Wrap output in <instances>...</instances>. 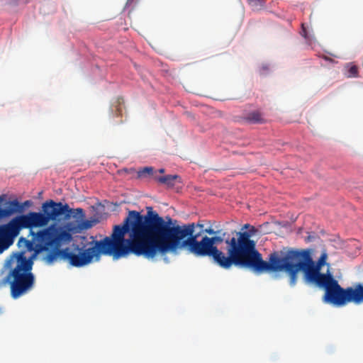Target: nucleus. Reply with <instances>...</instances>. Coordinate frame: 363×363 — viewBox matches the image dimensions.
<instances>
[{
	"label": "nucleus",
	"instance_id": "f257e3e1",
	"mask_svg": "<svg viewBox=\"0 0 363 363\" xmlns=\"http://www.w3.org/2000/svg\"><path fill=\"white\" fill-rule=\"evenodd\" d=\"M145 215L136 211L137 225L135 236L139 238L140 256L153 259L157 255L175 253L186 247L199 257H210L220 267L230 269L233 265L251 269L259 274L262 255L257 250L255 242L250 239L247 232H238L237 237L226 239V256L217 247H211L207 236L201 241L194 234L195 223L173 225L172 219L167 216L164 220L152 207H147Z\"/></svg>",
	"mask_w": 363,
	"mask_h": 363
},
{
	"label": "nucleus",
	"instance_id": "f03ea898",
	"mask_svg": "<svg viewBox=\"0 0 363 363\" xmlns=\"http://www.w3.org/2000/svg\"><path fill=\"white\" fill-rule=\"evenodd\" d=\"M137 224L136 211H129L122 225L113 227L111 237L96 241L94 246L86 250L79 249L78 254L70 252L69 248L61 249L71 242L72 236L69 230L55 224L34 235L33 241L23 242L27 245L28 251L33 252V257L43 251H49L45 257L48 264L60 258L69 261L74 267H80L90 263L94 257L99 258L100 254L113 256L114 259L130 253L140 256L139 238L135 235Z\"/></svg>",
	"mask_w": 363,
	"mask_h": 363
},
{
	"label": "nucleus",
	"instance_id": "7ed1b4c3",
	"mask_svg": "<svg viewBox=\"0 0 363 363\" xmlns=\"http://www.w3.org/2000/svg\"><path fill=\"white\" fill-rule=\"evenodd\" d=\"M328 253L325 250L315 262L313 261L310 250H289L286 252L277 251L269 255L268 262L262 258L260 274L265 272L284 271L289 275V284L294 286L300 271L303 273V279L306 284H313L333 274L321 273V268L326 264Z\"/></svg>",
	"mask_w": 363,
	"mask_h": 363
},
{
	"label": "nucleus",
	"instance_id": "20e7f679",
	"mask_svg": "<svg viewBox=\"0 0 363 363\" xmlns=\"http://www.w3.org/2000/svg\"><path fill=\"white\" fill-rule=\"evenodd\" d=\"M32 258H27L25 252L19 253L16 258V264L6 277L9 284L11 296L13 298L28 293L33 287L35 277L32 273Z\"/></svg>",
	"mask_w": 363,
	"mask_h": 363
},
{
	"label": "nucleus",
	"instance_id": "39448f33",
	"mask_svg": "<svg viewBox=\"0 0 363 363\" xmlns=\"http://www.w3.org/2000/svg\"><path fill=\"white\" fill-rule=\"evenodd\" d=\"M313 284L325 289L323 299L327 303L340 306L349 302L354 303L363 302V284H357L354 287L343 289L333 276H331Z\"/></svg>",
	"mask_w": 363,
	"mask_h": 363
},
{
	"label": "nucleus",
	"instance_id": "423d86ee",
	"mask_svg": "<svg viewBox=\"0 0 363 363\" xmlns=\"http://www.w3.org/2000/svg\"><path fill=\"white\" fill-rule=\"evenodd\" d=\"M42 211L48 224L50 221H60L62 218L69 219L72 209L67 203L48 200L42 205Z\"/></svg>",
	"mask_w": 363,
	"mask_h": 363
},
{
	"label": "nucleus",
	"instance_id": "0eeeda50",
	"mask_svg": "<svg viewBox=\"0 0 363 363\" xmlns=\"http://www.w3.org/2000/svg\"><path fill=\"white\" fill-rule=\"evenodd\" d=\"M20 218L23 225L24 228L30 229V235L32 236L31 240H27L24 238H21L18 241V244L20 246H24L26 248V250L28 251V248L27 245L23 242L26 241H33L34 235L37 234L38 232H35L33 228H40L45 227L48 225L47 221L45 218V215L43 213H37V212H30L26 215L20 216ZM41 230H40V231Z\"/></svg>",
	"mask_w": 363,
	"mask_h": 363
},
{
	"label": "nucleus",
	"instance_id": "6e6552de",
	"mask_svg": "<svg viewBox=\"0 0 363 363\" xmlns=\"http://www.w3.org/2000/svg\"><path fill=\"white\" fill-rule=\"evenodd\" d=\"M24 228L20 216L13 219L7 225L0 227V250L7 248L13 242V237L16 236L19 231Z\"/></svg>",
	"mask_w": 363,
	"mask_h": 363
},
{
	"label": "nucleus",
	"instance_id": "1a4fd4ad",
	"mask_svg": "<svg viewBox=\"0 0 363 363\" xmlns=\"http://www.w3.org/2000/svg\"><path fill=\"white\" fill-rule=\"evenodd\" d=\"M243 120L245 122L251 124L264 123L265 122L262 114L257 111H254L247 113L245 116H243Z\"/></svg>",
	"mask_w": 363,
	"mask_h": 363
},
{
	"label": "nucleus",
	"instance_id": "9d476101",
	"mask_svg": "<svg viewBox=\"0 0 363 363\" xmlns=\"http://www.w3.org/2000/svg\"><path fill=\"white\" fill-rule=\"evenodd\" d=\"M4 200V198L2 196H0V203H1ZM10 206L5 208H1L0 207V219L6 218L12 215L15 211L16 208L18 206L19 203L16 200L12 201L9 203ZM0 252L1 250H0Z\"/></svg>",
	"mask_w": 363,
	"mask_h": 363
},
{
	"label": "nucleus",
	"instance_id": "9b49d317",
	"mask_svg": "<svg viewBox=\"0 0 363 363\" xmlns=\"http://www.w3.org/2000/svg\"><path fill=\"white\" fill-rule=\"evenodd\" d=\"M156 179L161 184L167 185L168 187H172L176 184L177 181L179 179L178 175L168 174L163 177H159Z\"/></svg>",
	"mask_w": 363,
	"mask_h": 363
},
{
	"label": "nucleus",
	"instance_id": "f8f14e48",
	"mask_svg": "<svg viewBox=\"0 0 363 363\" xmlns=\"http://www.w3.org/2000/svg\"><path fill=\"white\" fill-rule=\"evenodd\" d=\"M154 169L152 167H145L138 172V176L140 178H145L153 174Z\"/></svg>",
	"mask_w": 363,
	"mask_h": 363
},
{
	"label": "nucleus",
	"instance_id": "ddd939ff",
	"mask_svg": "<svg viewBox=\"0 0 363 363\" xmlns=\"http://www.w3.org/2000/svg\"><path fill=\"white\" fill-rule=\"evenodd\" d=\"M225 233H223L221 236H214L212 238H209L207 236V240H208L211 247H216V245L220 244L223 241L224 236Z\"/></svg>",
	"mask_w": 363,
	"mask_h": 363
},
{
	"label": "nucleus",
	"instance_id": "4468645a",
	"mask_svg": "<svg viewBox=\"0 0 363 363\" xmlns=\"http://www.w3.org/2000/svg\"><path fill=\"white\" fill-rule=\"evenodd\" d=\"M348 74L349 77H357L358 76V67L356 65H350Z\"/></svg>",
	"mask_w": 363,
	"mask_h": 363
},
{
	"label": "nucleus",
	"instance_id": "2eb2a0df",
	"mask_svg": "<svg viewBox=\"0 0 363 363\" xmlns=\"http://www.w3.org/2000/svg\"><path fill=\"white\" fill-rule=\"evenodd\" d=\"M248 4L255 8L262 7L264 5V0H247Z\"/></svg>",
	"mask_w": 363,
	"mask_h": 363
},
{
	"label": "nucleus",
	"instance_id": "dca6fc26",
	"mask_svg": "<svg viewBox=\"0 0 363 363\" xmlns=\"http://www.w3.org/2000/svg\"><path fill=\"white\" fill-rule=\"evenodd\" d=\"M92 224L91 222L89 220H84L81 224V228L82 229H89L91 228Z\"/></svg>",
	"mask_w": 363,
	"mask_h": 363
},
{
	"label": "nucleus",
	"instance_id": "f3484780",
	"mask_svg": "<svg viewBox=\"0 0 363 363\" xmlns=\"http://www.w3.org/2000/svg\"><path fill=\"white\" fill-rule=\"evenodd\" d=\"M204 232L208 233V235H215L220 233V231H215L213 229L211 228L205 229Z\"/></svg>",
	"mask_w": 363,
	"mask_h": 363
},
{
	"label": "nucleus",
	"instance_id": "a211bd4d",
	"mask_svg": "<svg viewBox=\"0 0 363 363\" xmlns=\"http://www.w3.org/2000/svg\"><path fill=\"white\" fill-rule=\"evenodd\" d=\"M302 35L303 37L306 38V31L303 24H302Z\"/></svg>",
	"mask_w": 363,
	"mask_h": 363
},
{
	"label": "nucleus",
	"instance_id": "6ab92c4d",
	"mask_svg": "<svg viewBox=\"0 0 363 363\" xmlns=\"http://www.w3.org/2000/svg\"><path fill=\"white\" fill-rule=\"evenodd\" d=\"M76 211L82 216H84V210L82 208H78L76 209Z\"/></svg>",
	"mask_w": 363,
	"mask_h": 363
},
{
	"label": "nucleus",
	"instance_id": "aec40b11",
	"mask_svg": "<svg viewBox=\"0 0 363 363\" xmlns=\"http://www.w3.org/2000/svg\"><path fill=\"white\" fill-rule=\"evenodd\" d=\"M197 226H199V227H200L201 228H202L203 227V225L198 223V224H197Z\"/></svg>",
	"mask_w": 363,
	"mask_h": 363
},
{
	"label": "nucleus",
	"instance_id": "412c9836",
	"mask_svg": "<svg viewBox=\"0 0 363 363\" xmlns=\"http://www.w3.org/2000/svg\"><path fill=\"white\" fill-rule=\"evenodd\" d=\"M159 172H160V173H163V172H164V169H160L159 170Z\"/></svg>",
	"mask_w": 363,
	"mask_h": 363
},
{
	"label": "nucleus",
	"instance_id": "4be33fe9",
	"mask_svg": "<svg viewBox=\"0 0 363 363\" xmlns=\"http://www.w3.org/2000/svg\"><path fill=\"white\" fill-rule=\"evenodd\" d=\"M249 226H250V225H249V224H245V225H244V228H248V227H249Z\"/></svg>",
	"mask_w": 363,
	"mask_h": 363
}]
</instances>
